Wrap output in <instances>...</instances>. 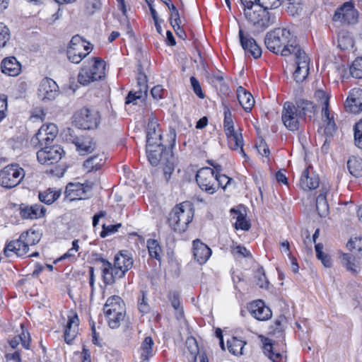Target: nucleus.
Listing matches in <instances>:
<instances>
[{
    "instance_id": "20e7f679",
    "label": "nucleus",
    "mask_w": 362,
    "mask_h": 362,
    "mask_svg": "<svg viewBox=\"0 0 362 362\" xmlns=\"http://www.w3.org/2000/svg\"><path fill=\"white\" fill-rule=\"evenodd\" d=\"M194 212L188 203L176 205L170 212L168 223L170 227L177 233H184L189 223L192 221Z\"/></svg>"
},
{
    "instance_id": "774afa93",
    "label": "nucleus",
    "mask_w": 362,
    "mask_h": 362,
    "mask_svg": "<svg viewBox=\"0 0 362 362\" xmlns=\"http://www.w3.org/2000/svg\"><path fill=\"white\" fill-rule=\"evenodd\" d=\"M355 244H356V243L350 240L347 243L346 247L349 249L356 248L357 253H356V255L357 258L361 259L362 258V240H359L356 246H355Z\"/></svg>"
},
{
    "instance_id": "f03ea898",
    "label": "nucleus",
    "mask_w": 362,
    "mask_h": 362,
    "mask_svg": "<svg viewBox=\"0 0 362 362\" xmlns=\"http://www.w3.org/2000/svg\"><path fill=\"white\" fill-rule=\"evenodd\" d=\"M146 154L148 161L153 166L158 164L163 166L165 178L168 181L175 169V158L172 146L166 148L162 143L146 144Z\"/></svg>"
},
{
    "instance_id": "9d476101",
    "label": "nucleus",
    "mask_w": 362,
    "mask_h": 362,
    "mask_svg": "<svg viewBox=\"0 0 362 362\" xmlns=\"http://www.w3.org/2000/svg\"><path fill=\"white\" fill-rule=\"evenodd\" d=\"M74 118L76 125L79 128L92 129L98 126L100 117L98 111L83 107L74 115Z\"/></svg>"
},
{
    "instance_id": "a19ab883",
    "label": "nucleus",
    "mask_w": 362,
    "mask_h": 362,
    "mask_svg": "<svg viewBox=\"0 0 362 362\" xmlns=\"http://www.w3.org/2000/svg\"><path fill=\"white\" fill-rule=\"evenodd\" d=\"M107 320L108 325L112 329H117L120 326L121 322L124 320L125 317V313L118 312L117 313H111L109 311L108 313H105Z\"/></svg>"
},
{
    "instance_id": "bb28decb",
    "label": "nucleus",
    "mask_w": 362,
    "mask_h": 362,
    "mask_svg": "<svg viewBox=\"0 0 362 362\" xmlns=\"http://www.w3.org/2000/svg\"><path fill=\"white\" fill-rule=\"evenodd\" d=\"M1 69L4 74L11 76H18L21 71V64L14 57L5 58L1 64Z\"/></svg>"
},
{
    "instance_id": "2f4dec72",
    "label": "nucleus",
    "mask_w": 362,
    "mask_h": 362,
    "mask_svg": "<svg viewBox=\"0 0 362 362\" xmlns=\"http://www.w3.org/2000/svg\"><path fill=\"white\" fill-rule=\"evenodd\" d=\"M105 313H108L109 311L111 313H117L118 312L125 313V310L123 307V301L118 296H113L110 297L103 308Z\"/></svg>"
},
{
    "instance_id": "1a4fd4ad",
    "label": "nucleus",
    "mask_w": 362,
    "mask_h": 362,
    "mask_svg": "<svg viewBox=\"0 0 362 362\" xmlns=\"http://www.w3.org/2000/svg\"><path fill=\"white\" fill-rule=\"evenodd\" d=\"M25 176L24 170L18 165H10L0 170V185L11 189L17 186Z\"/></svg>"
},
{
    "instance_id": "864d4df0",
    "label": "nucleus",
    "mask_w": 362,
    "mask_h": 362,
    "mask_svg": "<svg viewBox=\"0 0 362 362\" xmlns=\"http://www.w3.org/2000/svg\"><path fill=\"white\" fill-rule=\"evenodd\" d=\"M10 36V30L8 27L3 23H0V49L6 47Z\"/></svg>"
},
{
    "instance_id": "8fccbe9b",
    "label": "nucleus",
    "mask_w": 362,
    "mask_h": 362,
    "mask_svg": "<svg viewBox=\"0 0 362 362\" xmlns=\"http://www.w3.org/2000/svg\"><path fill=\"white\" fill-rule=\"evenodd\" d=\"M168 298L173 308L177 312V314L179 315V316L177 317L179 318V317H182L183 315V310L182 308L180 307L179 293L175 291L170 292L168 294Z\"/></svg>"
},
{
    "instance_id": "6e6d98bb",
    "label": "nucleus",
    "mask_w": 362,
    "mask_h": 362,
    "mask_svg": "<svg viewBox=\"0 0 362 362\" xmlns=\"http://www.w3.org/2000/svg\"><path fill=\"white\" fill-rule=\"evenodd\" d=\"M257 4L262 6L264 9H274L279 7L281 4V0H257Z\"/></svg>"
},
{
    "instance_id": "0eeeda50",
    "label": "nucleus",
    "mask_w": 362,
    "mask_h": 362,
    "mask_svg": "<svg viewBox=\"0 0 362 362\" xmlns=\"http://www.w3.org/2000/svg\"><path fill=\"white\" fill-rule=\"evenodd\" d=\"M105 62L99 58H94V62L90 68H81L78 81L83 86L92 81L100 80L105 76Z\"/></svg>"
},
{
    "instance_id": "a18cd8bd",
    "label": "nucleus",
    "mask_w": 362,
    "mask_h": 362,
    "mask_svg": "<svg viewBox=\"0 0 362 362\" xmlns=\"http://www.w3.org/2000/svg\"><path fill=\"white\" fill-rule=\"evenodd\" d=\"M81 189H83V185L69 183L67 185L65 190L66 198L69 199L70 201L76 199L77 196L79 195L78 192L81 191Z\"/></svg>"
},
{
    "instance_id": "ea45409f",
    "label": "nucleus",
    "mask_w": 362,
    "mask_h": 362,
    "mask_svg": "<svg viewBox=\"0 0 362 362\" xmlns=\"http://www.w3.org/2000/svg\"><path fill=\"white\" fill-rule=\"evenodd\" d=\"M153 341L151 337H146L142 342L141 346V358L143 361L148 360L152 356Z\"/></svg>"
},
{
    "instance_id": "3c124183",
    "label": "nucleus",
    "mask_w": 362,
    "mask_h": 362,
    "mask_svg": "<svg viewBox=\"0 0 362 362\" xmlns=\"http://www.w3.org/2000/svg\"><path fill=\"white\" fill-rule=\"evenodd\" d=\"M199 346L194 338L187 339L186 341V350L185 354L187 356H197L199 354Z\"/></svg>"
},
{
    "instance_id": "72a5a7b5",
    "label": "nucleus",
    "mask_w": 362,
    "mask_h": 362,
    "mask_svg": "<svg viewBox=\"0 0 362 362\" xmlns=\"http://www.w3.org/2000/svg\"><path fill=\"white\" fill-rule=\"evenodd\" d=\"M349 172L355 177L362 176V158L358 156H351L347 161Z\"/></svg>"
},
{
    "instance_id": "c756f323",
    "label": "nucleus",
    "mask_w": 362,
    "mask_h": 362,
    "mask_svg": "<svg viewBox=\"0 0 362 362\" xmlns=\"http://www.w3.org/2000/svg\"><path fill=\"white\" fill-rule=\"evenodd\" d=\"M329 188L322 186L320 194L316 198V209L320 217H325L329 213V205L327 201V194Z\"/></svg>"
},
{
    "instance_id": "79ce46f5",
    "label": "nucleus",
    "mask_w": 362,
    "mask_h": 362,
    "mask_svg": "<svg viewBox=\"0 0 362 362\" xmlns=\"http://www.w3.org/2000/svg\"><path fill=\"white\" fill-rule=\"evenodd\" d=\"M338 46L341 49L346 50L354 46V40L346 32H340L338 35Z\"/></svg>"
},
{
    "instance_id": "f257e3e1",
    "label": "nucleus",
    "mask_w": 362,
    "mask_h": 362,
    "mask_svg": "<svg viewBox=\"0 0 362 362\" xmlns=\"http://www.w3.org/2000/svg\"><path fill=\"white\" fill-rule=\"evenodd\" d=\"M264 43L269 51L275 54L280 53L284 57L293 55L297 50L302 49L296 37L284 28H277L267 33Z\"/></svg>"
},
{
    "instance_id": "4c0bfd02",
    "label": "nucleus",
    "mask_w": 362,
    "mask_h": 362,
    "mask_svg": "<svg viewBox=\"0 0 362 362\" xmlns=\"http://www.w3.org/2000/svg\"><path fill=\"white\" fill-rule=\"evenodd\" d=\"M82 49L83 48H78V47H68L66 54L68 59L72 62L75 64H78L82 61L83 58L86 57V55L88 54L83 53L82 52Z\"/></svg>"
},
{
    "instance_id": "09e8293b",
    "label": "nucleus",
    "mask_w": 362,
    "mask_h": 362,
    "mask_svg": "<svg viewBox=\"0 0 362 362\" xmlns=\"http://www.w3.org/2000/svg\"><path fill=\"white\" fill-rule=\"evenodd\" d=\"M352 77L362 78V57L356 58L349 68Z\"/></svg>"
},
{
    "instance_id": "f704fd0d",
    "label": "nucleus",
    "mask_w": 362,
    "mask_h": 362,
    "mask_svg": "<svg viewBox=\"0 0 362 362\" xmlns=\"http://www.w3.org/2000/svg\"><path fill=\"white\" fill-rule=\"evenodd\" d=\"M230 214L233 218L236 220L235 223V227L236 229L240 228L244 230L250 229V224L246 221L245 213H243L239 210H236L235 209H232L230 210Z\"/></svg>"
},
{
    "instance_id": "423d86ee",
    "label": "nucleus",
    "mask_w": 362,
    "mask_h": 362,
    "mask_svg": "<svg viewBox=\"0 0 362 362\" xmlns=\"http://www.w3.org/2000/svg\"><path fill=\"white\" fill-rule=\"evenodd\" d=\"M223 127L228 139V146L230 149L238 151L244 157L246 154L243 149V139L241 133L234 129V123L231 112L228 106H224Z\"/></svg>"
},
{
    "instance_id": "7c9ffc66",
    "label": "nucleus",
    "mask_w": 362,
    "mask_h": 362,
    "mask_svg": "<svg viewBox=\"0 0 362 362\" xmlns=\"http://www.w3.org/2000/svg\"><path fill=\"white\" fill-rule=\"evenodd\" d=\"M91 257L93 262L103 263L102 277L103 283L112 282V276L109 275V271L111 269V262L104 259L101 254L97 252H92Z\"/></svg>"
},
{
    "instance_id": "4d7b16f0",
    "label": "nucleus",
    "mask_w": 362,
    "mask_h": 362,
    "mask_svg": "<svg viewBox=\"0 0 362 362\" xmlns=\"http://www.w3.org/2000/svg\"><path fill=\"white\" fill-rule=\"evenodd\" d=\"M141 298L138 300L139 310L142 313H148L150 310V306L147 303V293L144 291H141Z\"/></svg>"
},
{
    "instance_id": "f8f14e48",
    "label": "nucleus",
    "mask_w": 362,
    "mask_h": 362,
    "mask_svg": "<svg viewBox=\"0 0 362 362\" xmlns=\"http://www.w3.org/2000/svg\"><path fill=\"white\" fill-rule=\"evenodd\" d=\"M296 52L293 54L296 64L293 78L296 83H301L309 74L310 58L303 49H298Z\"/></svg>"
},
{
    "instance_id": "412c9836",
    "label": "nucleus",
    "mask_w": 362,
    "mask_h": 362,
    "mask_svg": "<svg viewBox=\"0 0 362 362\" xmlns=\"http://www.w3.org/2000/svg\"><path fill=\"white\" fill-rule=\"evenodd\" d=\"M192 252L194 259L200 264L206 263L211 255V250L198 239L193 241Z\"/></svg>"
},
{
    "instance_id": "f3484780",
    "label": "nucleus",
    "mask_w": 362,
    "mask_h": 362,
    "mask_svg": "<svg viewBox=\"0 0 362 362\" xmlns=\"http://www.w3.org/2000/svg\"><path fill=\"white\" fill-rule=\"evenodd\" d=\"M239 38L241 46L245 50L246 54L252 56L255 59H257L262 55V49L257 44L254 38L249 34H245L243 30L240 29Z\"/></svg>"
},
{
    "instance_id": "aec40b11",
    "label": "nucleus",
    "mask_w": 362,
    "mask_h": 362,
    "mask_svg": "<svg viewBox=\"0 0 362 362\" xmlns=\"http://www.w3.org/2000/svg\"><path fill=\"white\" fill-rule=\"evenodd\" d=\"M250 312L251 315L257 320L264 321L270 319L272 313L270 308L264 305V303L261 300H257L250 305Z\"/></svg>"
},
{
    "instance_id": "13d9d810",
    "label": "nucleus",
    "mask_w": 362,
    "mask_h": 362,
    "mask_svg": "<svg viewBox=\"0 0 362 362\" xmlns=\"http://www.w3.org/2000/svg\"><path fill=\"white\" fill-rule=\"evenodd\" d=\"M354 139L356 145L359 148H362V119L355 125Z\"/></svg>"
},
{
    "instance_id": "7ed1b4c3",
    "label": "nucleus",
    "mask_w": 362,
    "mask_h": 362,
    "mask_svg": "<svg viewBox=\"0 0 362 362\" xmlns=\"http://www.w3.org/2000/svg\"><path fill=\"white\" fill-rule=\"evenodd\" d=\"M40 240V233L32 230L23 232L19 238L8 243L4 250L6 257L16 255L18 257L24 256L29 251V246L35 245Z\"/></svg>"
},
{
    "instance_id": "5fc2aeb1",
    "label": "nucleus",
    "mask_w": 362,
    "mask_h": 362,
    "mask_svg": "<svg viewBox=\"0 0 362 362\" xmlns=\"http://www.w3.org/2000/svg\"><path fill=\"white\" fill-rule=\"evenodd\" d=\"M86 42L79 36L75 35L72 37L69 46V47H78V48H83V50L87 51L88 53L92 49V48L88 45H85Z\"/></svg>"
},
{
    "instance_id": "473e14b6",
    "label": "nucleus",
    "mask_w": 362,
    "mask_h": 362,
    "mask_svg": "<svg viewBox=\"0 0 362 362\" xmlns=\"http://www.w3.org/2000/svg\"><path fill=\"white\" fill-rule=\"evenodd\" d=\"M262 342L264 354L273 362H280L282 355L279 351L275 350L272 340L269 338H264Z\"/></svg>"
},
{
    "instance_id": "338daca9",
    "label": "nucleus",
    "mask_w": 362,
    "mask_h": 362,
    "mask_svg": "<svg viewBox=\"0 0 362 362\" xmlns=\"http://www.w3.org/2000/svg\"><path fill=\"white\" fill-rule=\"evenodd\" d=\"M315 96L316 98L322 100V107H327V108L329 107V96L325 91L322 90H317L315 93Z\"/></svg>"
},
{
    "instance_id": "dca6fc26",
    "label": "nucleus",
    "mask_w": 362,
    "mask_h": 362,
    "mask_svg": "<svg viewBox=\"0 0 362 362\" xmlns=\"http://www.w3.org/2000/svg\"><path fill=\"white\" fill-rule=\"evenodd\" d=\"M59 93V87L56 82L49 78H43L39 86L37 95L39 98L45 102L54 100Z\"/></svg>"
},
{
    "instance_id": "ddd939ff",
    "label": "nucleus",
    "mask_w": 362,
    "mask_h": 362,
    "mask_svg": "<svg viewBox=\"0 0 362 362\" xmlns=\"http://www.w3.org/2000/svg\"><path fill=\"white\" fill-rule=\"evenodd\" d=\"M300 119L294 104L286 102L281 112V120L286 128L292 132L297 131L300 127Z\"/></svg>"
},
{
    "instance_id": "0e129e2a",
    "label": "nucleus",
    "mask_w": 362,
    "mask_h": 362,
    "mask_svg": "<svg viewBox=\"0 0 362 362\" xmlns=\"http://www.w3.org/2000/svg\"><path fill=\"white\" fill-rule=\"evenodd\" d=\"M231 252L234 255H238L244 257H251L250 252L243 246L238 245L231 249Z\"/></svg>"
},
{
    "instance_id": "c9c22d12",
    "label": "nucleus",
    "mask_w": 362,
    "mask_h": 362,
    "mask_svg": "<svg viewBox=\"0 0 362 362\" xmlns=\"http://www.w3.org/2000/svg\"><path fill=\"white\" fill-rule=\"evenodd\" d=\"M245 344V341L235 337L227 341V346L229 352L235 356L243 354V351Z\"/></svg>"
},
{
    "instance_id": "9b49d317",
    "label": "nucleus",
    "mask_w": 362,
    "mask_h": 362,
    "mask_svg": "<svg viewBox=\"0 0 362 362\" xmlns=\"http://www.w3.org/2000/svg\"><path fill=\"white\" fill-rule=\"evenodd\" d=\"M196 181L200 189L212 194L218 190L216 174L212 168L206 167L199 170L196 175Z\"/></svg>"
},
{
    "instance_id": "de8ad7c7",
    "label": "nucleus",
    "mask_w": 362,
    "mask_h": 362,
    "mask_svg": "<svg viewBox=\"0 0 362 362\" xmlns=\"http://www.w3.org/2000/svg\"><path fill=\"white\" fill-rule=\"evenodd\" d=\"M286 11L291 16L299 15L303 10L301 0H286Z\"/></svg>"
},
{
    "instance_id": "69168bd1",
    "label": "nucleus",
    "mask_w": 362,
    "mask_h": 362,
    "mask_svg": "<svg viewBox=\"0 0 362 362\" xmlns=\"http://www.w3.org/2000/svg\"><path fill=\"white\" fill-rule=\"evenodd\" d=\"M216 180L218 184V189L221 187L225 189L226 186L231 181V178L223 174H216Z\"/></svg>"
},
{
    "instance_id": "680f3d73",
    "label": "nucleus",
    "mask_w": 362,
    "mask_h": 362,
    "mask_svg": "<svg viewBox=\"0 0 362 362\" xmlns=\"http://www.w3.org/2000/svg\"><path fill=\"white\" fill-rule=\"evenodd\" d=\"M20 342H21L22 346L24 348H25V349H28L29 348L28 341L23 339V337L22 336H16L13 338H12L11 340L8 341V343H9L10 346L13 349L16 348Z\"/></svg>"
},
{
    "instance_id": "bf43d9fd",
    "label": "nucleus",
    "mask_w": 362,
    "mask_h": 362,
    "mask_svg": "<svg viewBox=\"0 0 362 362\" xmlns=\"http://www.w3.org/2000/svg\"><path fill=\"white\" fill-rule=\"evenodd\" d=\"M122 226L121 223H117L116 225H109L105 226L103 225V230L100 232V237L105 238L109 235L113 234L117 231L118 228Z\"/></svg>"
},
{
    "instance_id": "b1692460",
    "label": "nucleus",
    "mask_w": 362,
    "mask_h": 362,
    "mask_svg": "<svg viewBox=\"0 0 362 362\" xmlns=\"http://www.w3.org/2000/svg\"><path fill=\"white\" fill-rule=\"evenodd\" d=\"M46 209L40 204L24 206L21 207V216L23 218L35 219L45 216Z\"/></svg>"
},
{
    "instance_id": "a211bd4d",
    "label": "nucleus",
    "mask_w": 362,
    "mask_h": 362,
    "mask_svg": "<svg viewBox=\"0 0 362 362\" xmlns=\"http://www.w3.org/2000/svg\"><path fill=\"white\" fill-rule=\"evenodd\" d=\"M347 112L358 114L362 111V89L354 88L344 103Z\"/></svg>"
},
{
    "instance_id": "5701e85b",
    "label": "nucleus",
    "mask_w": 362,
    "mask_h": 362,
    "mask_svg": "<svg viewBox=\"0 0 362 362\" xmlns=\"http://www.w3.org/2000/svg\"><path fill=\"white\" fill-rule=\"evenodd\" d=\"M319 176L313 172H310L309 168L304 170L300 179V186L303 190H310L319 187Z\"/></svg>"
},
{
    "instance_id": "49530a36",
    "label": "nucleus",
    "mask_w": 362,
    "mask_h": 362,
    "mask_svg": "<svg viewBox=\"0 0 362 362\" xmlns=\"http://www.w3.org/2000/svg\"><path fill=\"white\" fill-rule=\"evenodd\" d=\"M147 247L149 255L158 260L160 259V254L161 252V247L158 242L154 239H149L147 241Z\"/></svg>"
},
{
    "instance_id": "4be33fe9",
    "label": "nucleus",
    "mask_w": 362,
    "mask_h": 362,
    "mask_svg": "<svg viewBox=\"0 0 362 362\" xmlns=\"http://www.w3.org/2000/svg\"><path fill=\"white\" fill-rule=\"evenodd\" d=\"M161 139L159 124L155 118H149L146 130V144H157L161 143Z\"/></svg>"
},
{
    "instance_id": "39448f33",
    "label": "nucleus",
    "mask_w": 362,
    "mask_h": 362,
    "mask_svg": "<svg viewBox=\"0 0 362 362\" xmlns=\"http://www.w3.org/2000/svg\"><path fill=\"white\" fill-rule=\"evenodd\" d=\"M244 15L247 21L258 33L264 31L274 24L276 18L274 14L268 12L258 4H256L252 9L246 10Z\"/></svg>"
},
{
    "instance_id": "a878e982",
    "label": "nucleus",
    "mask_w": 362,
    "mask_h": 362,
    "mask_svg": "<svg viewBox=\"0 0 362 362\" xmlns=\"http://www.w3.org/2000/svg\"><path fill=\"white\" fill-rule=\"evenodd\" d=\"M73 143L81 155L92 153L95 148V144L89 136L76 137L73 140Z\"/></svg>"
},
{
    "instance_id": "cd10ccee",
    "label": "nucleus",
    "mask_w": 362,
    "mask_h": 362,
    "mask_svg": "<svg viewBox=\"0 0 362 362\" xmlns=\"http://www.w3.org/2000/svg\"><path fill=\"white\" fill-rule=\"evenodd\" d=\"M78 323L79 320L76 315L69 317V320L64 333V340L67 344H71L76 337Z\"/></svg>"
},
{
    "instance_id": "c03bdc74",
    "label": "nucleus",
    "mask_w": 362,
    "mask_h": 362,
    "mask_svg": "<svg viewBox=\"0 0 362 362\" xmlns=\"http://www.w3.org/2000/svg\"><path fill=\"white\" fill-rule=\"evenodd\" d=\"M34 139H36L39 144L44 147L49 146L54 140V138L53 136L51 137L50 136H48L46 134V130L44 129V126H42L36 133L35 137L33 139V140Z\"/></svg>"
},
{
    "instance_id": "393cba45",
    "label": "nucleus",
    "mask_w": 362,
    "mask_h": 362,
    "mask_svg": "<svg viewBox=\"0 0 362 362\" xmlns=\"http://www.w3.org/2000/svg\"><path fill=\"white\" fill-rule=\"evenodd\" d=\"M322 117L325 124V134L332 136L337 130V125L334 122V113L331 112L327 107H322Z\"/></svg>"
},
{
    "instance_id": "4468645a",
    "label": "nucleus",
    "mask_w": 362,
    "mask_h": 362,
    "mask_svg": "<svg viewBox=\"0 0 362 362\" xmlns=\"http://www.w3.org/2000/svg\"><path fill=\"white\" fill-rule=\"evenodd\" d=\"M63 151L59 146H47L37 151V158L41 164L49 165L61 160Z\"/></svg>"
},
{
    "instance_id": "e2e57ef3",
    "label": "nucleus",
    "mask_w": 362,
    "mask_h": 362,
    "mask_svg": "<svg viewBox=\"0 0 362 362\" xmlns=\"http://www.w3.org/2000/svg\"><path fill=\"white\" fill-rule=\"evenodd\" d=\"M98 160V157L95 156L89 158L83 163V167L88 170V172L93 170H98L101 165L100 163H96L93 165L92 162Z\"/></svg>"
},
{
    "instance_id": "2eb2a0df",
    "label": "nucleus",
    "mask_w": 362,
    "mask_h": 362,
    "mask_svg": "<svg viewBox=\"0 0 362 362\" xmlns=\"http://www.w3.org/2000/svg\"><path fill=\"white\" fill-rule=\"evenodd\" d=\"M358 19V11L350 2H346L339 8L333 16L334 21H339L346 24H354Z\"/></svg>"
},
{
    "instance_id": "6ab92c4d",
    "label": "nucleus",
    "mask_w": 362,
    "mask_h": 362,
    "mask_svg": "<svg viewBox=\"0 0 362 362\" xmlns=\"http://www.w3.org/2000/svg\"><path fill=\"white\" fill-rule=\"evenodd\" d=\"M294 105L298 117H300L301 119L306 121V119H308L311 120L312 118L314 117L316 107L312 101L303 98H298L296 100Z\"/></svg>"
},
{
    "instance_id": "e433bc0d",
    "label": "nucleus",
    "mask_w": 362,
    "mask_h": 362,
    "mask_svg": "<svg viewBox=\"0 0 362 362\" xmlns=\"http://www.w3.org/2000/svg\"><path fill=\"white\" fill-rule=\"evenodd\" d=\"M60 194V191L53 190L49 188L43 192H40L38 198L41 202L46 204H51L59 197Z\"/></svg>"
},
{
    "instance_id": "58836bf2",
    "label": "nucleus",
    "mask_w": 362,
    "mask_h": 362,
    "mask_svg": "<svg viewBox=\"0 0 362 362\" xmlns=\"http://www.w3.org/2000/svg\"><path fill=\"white\" fill-rule=\"evenodd\" d=\"M341 262L343 266L351 273L357 274L358 272V267L356 263V257L352 254H343Z\"/></svg>"
},
{
    "instance_id": "37998d69",
    "label": "nucleus",
    "mask_w": 362,
    "mask_h": 362,
    "mask_svg": "<svg viewBox=\"0 0 362 362\" xmlns=\"http://www.w3.org/2000/svg\"><path fill=\"white\" fill-rule=\"evenodd\" d=\"M138 71L137 86L139 87V90H136V93L141 94L146 98L148 91L147 76L145 74L141 72L140 65L139 66Z\"/></svg>"
},
{
    "instance_id": "c85d7f7f",
    "label": "nucleus",
    "mask_w": 362,
    "mask_h": 362,
    "mask_svg": "<svg viewBox=\"0 0 362 362\" xmlns=\"http://www.w3.org/2000/svg\"><path fill=\"white\" fill-rule=\"evenodd\" d=\"M237 98L240 105L246 112H250L255 103L252 94L247 91L243 87L239 86L237 88Z\"/></svg>"
},
{
    "instance_id": "603ef678",
    "label": "nucleus",
    "mask_w": 362,
    "mask_h": 362,
    "mask_svg": "<svg viewBox=\"0 0 362 362\" xmlns=\"http://www.w3.org/2000/svg\"><path fill=\"white\" fill-rule=\"evenodd\" d=\"M102 7L100 0H87L85 6V11L88 15H93L100 11Z\"/></svg>"
},
{
    "instance_id": "6e6552de",
    "label": "nucleus",
    "mask_w": 362,
    "mask_h": 362,
    "mask_svg": "<svg viewBox=\"0 0 362 362\" xmlns=\"http://www.w3.org/2000/svg\"><path fill=\"white\" fill-rule=\"evenodd\" d=\"M133 266V259L132 257L120 252L114 257L113 264L111 263V269L109 271V275L112 276V282L105 283V285H112L117 279L124 276L126 272Z\"/></svg>"
},
{
    "instance_id": "052dcab7",
    "label": "nucleus",
    "mask_w": 362,
    "mask_h": 362,
    "mask_svg": "<svg viewBox=\"0 0 362 362\" xmlns=\"http://www.w3.org/2000/svg\"><path fill=\"white\" fill-rule=\"evenodd\" d=\"M190 83L191 86L193 88L194 93L200 98H204L205 97L204 93L202 92L201 86L199 82L194 76L190 77Z\"/></svg>"
}]
</instances>
